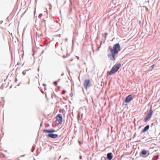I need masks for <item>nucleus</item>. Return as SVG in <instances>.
I'll return each mask as SVG.
<instances>
[{"mask_svg": "<svg viewBox=\"0 0 160 160\" xmlns=\"http://www.w3.org/2000/svg\"><path fill=\"white\" fill-rule=\"evenodd\" d=\"M121 65V63H116L112 67L110 71L108 72V73L110 75L115 73L119 69Z\"/></svg>", "mask_w": 160, "mask_h": 160, "instance_id": "nucleus-2", "label": "nucleus"}, {"mask_svg": "<svg viewBox=\"0 0 160 160\" xmlns=\"http://www.w3.org/2000/svg\"><path fill=\"white\" fill-rule=\"evenodd\" d=\"M113 158L112 154V152H109L107 154L106 158L108 160H111Z\"/></svg>", "mask_w": 160, "mask_h": 160, "instance_id": "nucleus-10", "label": "nucleus"}, {"mask_svg": "<svg viewBox=\"0 0 160 160\" xmlns=\"http://www.w3.org/2000/svg\"><path fill=\"white\" fill-rule=\"evenodd\" d=\"M62 111L63 110L62 109H60L59 110V111L60 112H62Z\"/></svg>", "mask_w": 160, "mask_h": 160, "instance_id": "nucleus-22", "label": "nucleus"}, {"mask_svg": "<svg viewBox=\"0 0 160 160\" xmlns=\"http://www.w3.org/2000/svg\"><path fill=\"white\" fill-rule=\"evenodd\" d=\"M58 135L57 134H55L54 133H50L47 135L48 137L50 138L53 139H55L57 138Z\"/></svg>", "mask_w": 160, "mask_h": 160, "instance_id": "nucleus-7", "label": "nucleus"}, {"mask_svg": "<svg viewBox=\"0 0 160 160\" xmlns=\"http://www.w3.org/2000/svg\"><path fill=\"white\" fill-rule=\"evenodd\" d=\"M12 54L11 55V58H12Z\"/></svg>", "mask_w": 160, "mask_h": 160, "instance_id": "nucleus-31", "label": "nucleus"}, {"mask_svg": "<svg viewBox=\"0 0 160 160\" xmlns=\"http://www.w3.org/2000/svg\"><path fill=\"white\" fill-rule=\"evenodd\" d=\"M49 8H50V9H51V7H50Z\"/></svg>", "mask_w": 160, "mask_h": 160, "instance_id": "nucleus-36", "label": "nucleus"}, {"mask_svg": "<svg viewBox=\"0 0 160 160\" xmlns=\"http://www.w3.org/2000/svg\"><path fill=\"white\" fill-rule=\"evenodd\" d=\"M56 120L58 121V124H60L62 121V116L60 114H58L56 116Z\"/></svg>", "mask_w": 160, "mask_h": 160, "instance_id": "nucleus-6", "label": "nucleus"}, {"mask_svg": "<svg viewBox=\"0 0 160 160\" xmlns=\"http://www.w3.org/2000/svg\"><path fill=\"white\" fill-rule=\"evenodd\" d=\"M45 22V20L44 19H43L42 21V22Z\"/></svg>", "mask_w": 160, "mask_h": 160, "instance_id": "nucleus-25", "label": "nucleus"}, {"mask_svg": "<svg viewBox=\"0 0 160 160\" xmlns=\"http://www.w3.org/2000/svg\"><path fill=\"white\" fill-rule=\"evenodd\" d=\"M136 136V133L134 135V137H135Z\"/></svg>", "mask_w": 160, "mask_h": 160, "instance_id": "nucleus-28", "label": "nucleus"}, {"mask_svg": "<svg viewBox=\"0 0 160 160\" xmlns=\"http://www.w3.org/2000/svg\"><path fill=\"white\" fill-rule=\"evenodd\" d=\"M60 80V78H59V79H58V81H59Z\"/></svg>", "mask_w": 160, "mask_h": 160, "instance_id": "nucleus-32", "label": "nucleus"}, {"mask_svg": "<svg viewBox=\"0 0 160 160\" xmlns=\"http://www.w3.org/2000/svg\"><path fill=\"white\" fill-rule=\"evenodd\" d=\"M101 160H108V159L106 157L102 156L101 158Z\"/></svg>", "mask_w": 160, "mask_h": 160, "instance_id": "nucleus-15", "label": "nucleus"}, {"mask_svg": "<svg viewBox=\"0 0 160 160\" xmlns=\"http://www.w3.org/2000/svg\"><path fill=\"white\" fill-rule=\"evenodd\" d=\"M79 158L80 159H82V156L81 155H80L79 157Z\"/></svg>", "mask_w": 160, "mask_h": 160, "instance_id": "nucleus-23", "label": "nucleus"}, {"mask_svg": "<svg viewBox=\"0 0 160 160\" xmlns=\"http://www.w3.org/2000/svg\"><path fill=\"white\" fill-rule=\"evenodd\" d=\"M156 67H160V59L158 60L156 63Z\"/></svg>", "mask_w": 160, "mask_h": 160, "instance_id": "nucleus-12", "label": "nucleus"}, {"mask_svg": "<svg viewBox=\"0 0 160 160\" xmlns=\"http://www.w3.org/2000/svg\"><path fill=\"white\" fill-rule=\"evenodd\" d=\"M157 160V159H156V160Z\"/></svg>", "mask_w": 160, "mask_h": 160, "instance_id": "nucleus-38", "label": "nucleus"}, {"mask_svg": "<svg viewBox=\"0 0 160 160\" xmlns=\"http://www.w3.org/2000/svg\"><path fill=\"white\" fill-rule=\"evenodd\" d=\"M95 42H97V40L96 39H95Z\"/></svg>", "mask_w": 160, "mask_h": 160, "instance_id": "nucleus-30", "label": "nucleus"}, {"mask_svg": "<svg viewBox=\"0 0 160 160\" xmlns=\"http://www.w3.org/2000/svg\"><path fill=\"white\" fill-rule=\"evenodd\" d=\"M17 81V78H16L15 79V82H16Z\"/></svg>", "mask_w": 160, "mask_h": 160, "instance_id": "nucleus-27", "label": "nucleus"}, {"mask_svg": "<svg viewBox=\"0 0 160 160\" xmlns=\"http://www.w3.org/2000/svg\"><path fill=\"white\" fill-rule=\"evenodd\" d=\"M102 43V41H101V42H100V46H99V47L97 49H96V50H98L99 48H100V47H101V45Z\"/></svg>", "mask_w": 160, "mask_h": 160, "instance_id": "nucleus-16", "label": "nucleus"}, {"mask_svg": "<svg viewBox=\"0 0 160 160\" xmlns=\"http://www.w3.org/2000/svg\"><path fill=\"white\" fill-rule=\"evenodd\" d=\"M66 92V91L65 90H63L62 91V94H64Z\"/></svg>", "mask_w": 160, "mask_h": 160, "instance_id": "nucleus-19", "label": "nucleus"}, {"mask_svg": "<svg viewBox=\"0 0 160 160\" xmlns=\"http://www.w3.org/2000/svg\"><path fill=\"white\" fill-rule=\"evenodd\" d=\"M43 132L47 133H52L55 132V130L53 129L50 130L48 129H44L43 130Z\"/></svg>", "mask_w": 160, "mask_h": 160, "instance_id": "nucleus-8", "label": "nucleus"}, {"mask_svg": "<svg viewBox=\"0 0 160 160\" xmlns=\"http://www.w3.org/2000/svg\"><path fill=\"white\" fill-rule=\"evenodd\" d=\"M149 128V125H147L140 132V134H142L148 131Z\"/></svg>", "mask_w": 160, "mask_h": 160, "instance_id": "nucleus-9", "label": "nucleus"}, {"mask_svg": "<svg viewBox=\"0 0 160 160\" xmlns=\"http://www.w3.org/2000/svg\"><path fill=\"white\" fill-rule=\"evenodd\" d=\"M98 38H98V36H97V37H96V39L97 40L98 39Z\"/></svg>", "mask_w": 160, "mask_h": 160, "instance_id": "nucleus-24", "label": "nucleus"}, {"mask_svg": "<svg viewBox=\"0 0 160 160\" xmlns=\"http://www.w3.org/2000/svg\"><path fill=\"white\" fill-rule=\"evenodd\" d=\"M134 98V96L132 94H130L127 96L125 99V102L126 103L130 102Z\"/></svg>", "mask_w": 160, "mask_h": 160, "instance_id": "nucleus-4", "label": "nucleus"}, {"mask_svg": "<svg viewBox=\"0 0 160 160\" xmlns=\"http://www.w3.org/2000/svg\"><path fill=\"white\" fill-rule=\"evenodd\" d=\"M10 35H11V36L12 35V33H11Z\"/></svg>", "mask_w": 160, "mask_h": 160, "instance_id": "nucleus-35", "label": "nucleus"}, {"mask_svg": "<svg viewBox=\"0 0 160 160\" xmlns=\"http://www.w3.org/2000/svg\"><path fill=\"white\" fill-rule=\"evenodd\" d=\"M156 67V64H153L152 65L151 67L152 68H153L154 67Z\"/></svg>", "mask_w": 160, "mask_h": 160, "instance_id": "nucleus-17", "label": "nucleus"}, {"mask_svg": "<svg viewBox=\"0 0 160 160\" xmlns=\"http://www.w3.org/2000/svg\"><path fill=\"white\" fill-rule=\"evenodd\" d=\"M63 75H64V74H63V73H62V74H61V75H62V76H63Z\"/></svg>", "mask_w": 160, "mask_h": 160, "instance_id": "nucleus-29", "label": "nucleus"}, {"mask_svg": "<svg viewBox=\"0 0 160 160\" xmlns=\"http://www.w3.org/2000/svg\"><path fill=\"white\" fill-rule=\"evenodd\" d=\"M7 87V85H5V84H2V86L1 87H0V88L2 89H3V88H4V87L5 88H6Z\"/></svg>", "mask_w": 160, "mask_h": 160, "instance_id": "nucleus-14", "label": "nucleus"}, {"mask_svg": "<svg viewBox=\"0 0 160 160\" xmlns=\"http://www.w3.org/2000/svg\"><path fill=\"white\" fill-rule=\"evenodd\" d=\"M121 50V47L119 43L114 44L112 48L110 47L108 50V57L112 61H114L117 57V55Z\"/></svg>", "mask_w": 160, "mask_h": 160, "instance_id": "nucleus-1", "label": "nucleus"}, {"mask_svg": "<svg viewBox=\"0 0 160 160\" xmlns=\"http://www.w3.org/2000/svg\"><path fill=\"white\" fill-rule=\"evenodd\" d=\"M108 34L107 32H105L104 33V35H103V37L105 38L104 41V42H105V41L106 40L107 38V36L108 35Z\"/></svg>", "mask_w": 160, "mask_h": 160, "instance_id": "nucleus-13", "label": "nucleus"}, {"mask_svg": "<svg viewBox=\"0 0 160 160\" xmlns=\"http://www.w3.org/2000/svg\"><path fill=\"white\" fill-rule=\"evenodd\" d=\"M73 41H72V44H73Z\"/></svg>", "mask_w": 160, "mask_h": 160, "instance_id": "nucleus-33", "label": "nucleus"}, {"mask_svg": "<svg viewBox=\"0 0 160 160\" xmlns=\"http://www.w3.org/2000/svg\"><path fill=\"white\" fill-rule=\"evenodd\" d=\"M42 13H40L38 17L39 18H40L42 17Z\"/></svg>", "mask_w": 160, "mask_h": 160, "instance_id": "nucleus-21", "label": "nucleus"}, {"mask_svg": "<svg viewBox=\"0 0 160 160\" xmlns=\"http://www.w3.org/2000/svg\"><path fill=\"white\" fill-rule=\"evenodd\" d=\"M147 153V151L145 150H142L141 152L140 153V155H145Z\"/></svg>", "mask_w": 160, "mask_h": 160, "instance_id": "nucleus-11", "label": "nucleus"}, {"mask_svg": "<svg viewBox=\"0 0 160 160\" xmlns=\"http://www.w3.org/2000/svg\"><path fill=\"white\" fill-rule=\"evenodd\" d=\"M57 81H55L53 82V84H54L55 86H56L57 84Z\"/></svg>", "mask_w": 160, "mask_h": 160, "instance_id": "nucleus-20", "label": "nucleus"}, {"mask_svg": "<svg viewBox=\"0 0 160 160\" xmlns=\"http://www.w3.org/2000/svg\"><path fill=\"white\" fill-rule=\"evenodd\" d=\"M34 149H35V148L34 147H32V149H31L32 152H33L34 151Z\"/></svg>", "mask_w": 160, "mask_h": 160, "instance_id": "nucleus-18", "label": "nucleus"}, {"mask_svg": "<svg viewBox=\"0 0 160 160\" xmlns=\"http://www.w3.org/2000/svg\"><path fill=\"white\" fill-rule=\"evenodd\" d=\"M68 40V38H65V41H67Z\"/></svg>", "mask_w": 160, "mask_h": 160, "instance_id": "nucleus-26", "label": "nucleus"}, {"mask_svg": "<svg viewBox=\"0 0 160 160\" xmlns=\"http://www.w3.org/2000/svg\"><path fill=\"white\" fill-rule=\"evenodd\" d=\"M153 110L150 108L149 112L148 113L146 116L145 117L144 121L145 122H147L149 121V119L151 118L153 113Z\"/></svg>", "mask_w": 160, "mask_h": 160, "instance_id": "nucleus-3", "label": "nucleus"}, {"mask_svg": "<svg viewBox=\"0 0 160 160\" xmlns=\"http://www.w3.org/2000/svg\"><path fill=\"white\" fill-rule=\"evenodd\" d=\"M12 87V86H11L10 88H11Z\"/></svg>", "mask_w": 160, "mask_h": 160, "instance_id": "nucleus-37", "label": "nucleus"}, {"mask_svg": "<svg viewBox=\"0 0 160 160\" xmlns=\"http://www.w3.org/2000/svg\"><path fill=\"white\" fill-rule=\"evenodd\" d=\"M43 52H44V51L42 52V54L43 53Z\"/></svg>", "mask_w": 160, "mask_h": 160, "instance_id": "nucleus-34", "label": "nucleus"}, {"mask_svg": "<svg viewBox=\"0 0 160 160\" xmlns=\"http://www.w3.org/2000/svg\"><path fill=\"white\" fill-rule=\"evenodd\" d=\"M91 82L89 79H86L84 82L83 85L84 88L87 89L90 86Z\"/></svg>", "mask_w": 160, "mask_h": 160, "instance_id": "nucleus-5", "label": "nucleus"}]
</instances>
